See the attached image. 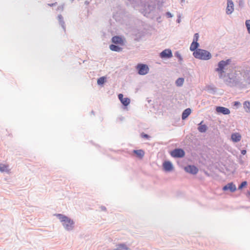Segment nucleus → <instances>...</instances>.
<instances>
[{"label": "nucleus", "instance_id": "nucleus-12", "mask_svg": "<svg viewBox=\"0 0 250 250\" xmlns=\"http://www.w3.org/2000/svg\"><path fill=\"white\" fill-rule=\"evenodd\" d=\"M112 42L115 44H118L121 45H123L124 43L123 39L119 36H114L112 37Z\"/></svg>", "mask_w": 250, "mask_h": 250}, {"label": "nucleus", "instance_id": "nucleus-36", "mask_svg": "<svg viewBox=\"0 0 250 250\" xmlns=\"http://www.w3.org/2000/svg\"><path fill=\"white\" fill-rule=\"evenodd\" d=\"M143 137H145V138H148V135H147V134H144L143 135Z\"/></svg>", "mask_w": 250, "mask_h": 250}, {"label": "nucleus", "instance_id": "nucleus-32", "mask_svg": "<svg viewBox=\"0 0 250 250\" xmlns=\"http://www.w3.org/2000/svg\"><path fill=\"white\" fill-rule=\"evenodd\" d=\"M177 17H178V18L176 20V22L178 23H179L181 22V15L180 14H179L177 16Z\"/></svg>", "mask_w": 250, "mask_h": 250}, {"label": "nucleus", "instance_id": "nucleus-35", "mask_svg": "<svg viewBox=\"0 0 250 250\" xmlns=\"http://www.w3.org/2000/svg\"><path fill=\"white\" fill-rule=\"evenodd\" d=\"M241 153L243 155H245L247 153V150L246 149H243L241 151Z\"/></svg>", "mask_w": 250, "mask_h": 250}, {"label": "nucleus", "instance_id": "nucleus-14", "mask_svg": "<svg viewBox=\"0 0 250 250\" xmlns=\"http://www.w3.org/2000/svg\"><path fill=\"white\" fill-rule=\"evenodd\" d=\"M171 55V51L170 49H165L160 53V57L162 58H170Z\"/></svg>", "mask_w": 250, "mask_h": 250}, {"label": "nucleus", "instance_id": "nucleus-16", "mask_svg": "<svg viewBox=\"0 0 250 250\" xmlns=\"http://www.w3.org/2000/svg\"><path fill=\"white\" fill-rule=\"evenodd\" d=\"M191 110L190 108H187L185 109L182 114V119L183 120H186L188 116L190 114Z\"/></svg>", "mask_w": 250, "mask_h": 250}, {"label": "nucleus", "instance_id": "nucleus-17", "mask_svg": "<svg viewBox=\"0 0 250 250\" xmlns=\"http://www.w3.org/2000/svg\"><path fill=\"white\" fill-rule=\"evenodd\" d=\"M231 138L233 142L236 143L240 141L241 136L238 133H233L231 135Z\"/></svg>", "mask_w": 250, "mask_h": 250}, {"label": "nucleus", "instance_id": "nucleus-25", "mask_svg": "<svg viewBox=\"0 0 250 250\" xmlns=\"http://www.w3.org/2000/svg\"><path fill=\"white\" fill-rule=\"evenodd\" d=\"M184 82V79L183 78H178L175 82V83L178 86H181L183 85Z\"/></svg>", "mask_w": 250, "mask_h": 250}, {"label": "nucleus", "instance_id": "nucleus-29", "mask_svg": "<svg viewBox=\"0 0 250 250\" xmlns=\"http://www.w3.org/2000/svg\"><path fill=\"white\" fill-rule=\"evenodd\" d=\"M248 32L250 34V20H247L245 22Z\"/></svg>", "mask_w": 250, "mask_h": 250}, {"label": "nucleus", "instance_id": "nucleus-21", "mask_svg": "<svg viewBox=\"0 0 250 250\" xmlns=\"http://www.w3.org/2000/svg\"><path fill=\"white\" fill-rule=\"evenodd\" d=\"M174 56L175 57H176L178 59V62L180 64H182L183 62V58L181 55V54L179 53V51H176L174 53Z\"/></svg>", "mask_w": 250, "mask_h": 250}, {"label": "nucleus", "instance_id": "nucleus-22", "mask_svg": "<svg viewBox=\"0 0 250 250\" xmlns=\"http://www.w3.org/2000/svg\"><path fill=\"white\" fill-rule=\"evenodd\" d=\"M244 108L245 109V111L247 113L250 112V102L249 101H245L244 104Z\"/></svg>", "mask_w": 250, "mask_h": 250}, {"label": "nucleus", "instance_id": "nucleus-20", "mask_svg": "<svg viewBox=\"0 0 250 250\" xmlns=\"http://www.w3.org/2000/svg\"><path fill=\"white\" fill-rule=\"evenodd\" d=\"M163 166L165 171H170L172 168V165L170 162H165Z\"/></svg>", "mask_w": 250, "mask_h": 250}, {"label": "nucleus", "instance_id": "nucleus-37", "mask_svg": "<svg viewBox=\"0 0 250 250\" xmlns=\"http://www.w3.org/2000/svg\"><path fill=\"white\" fill-rule=\"evenodd\" d=\"M247 195H248V196H250V191H248V192H247Z\"/></svg>", "mask_w": 250, "mask_h": 250}, {"label": "nucleus", "instance_id": "nucleus-26", "mask_svg": "<svg viewBox=\"0 0 250 250\" xmlns=\"http://www.w3.org/2000/svg\"><path fill=\"white\" fill-rule=\"evenodd\" d=\"M105 82V78L104 77H100L97 80V83L99 85L103 84Z\"/></svg>", "mask_w": 250, "mask_h": 250}, {"label": "nucleus", "instance_id": "nucleus-18", "mask_svg": "<svg viewBox=\"0 0 250 250\" xmlns=\"http://www.w3.org/2000/svg\"><path fill=\"white\" fill-rule=\"evenodd\" d=\"M243 77L247 84H250V70H247L245 71Z\"/></svg>", "mask_w": 250, "mask_h": 250}, {"label": "nucleus", "instance_id": "nucleus-2", "mask_svg": "<svg viewBox=\"0 0 250 250\" xmlns=\"http://www.w3.org/2000/svg\"><path fill=\"white\" fill-rule=\"evenodd\" d=\"M193 56L196 59L205 61L210 60L212 57L209 51L203 49H199L197 51L193 52Z\"/></svg>", "mask_w": 250, "mask_h": 250}, {"label": "nucleus", "instance_id": "nucleus-24", "mask_svg": "<svg viewBox=\"0 0 250 250\" xmlns=\"http://www.w3.org/2000/svg\"><path fill=\"white\" fill-rule=\"evenodd\" d=\"M0 171L1 172H9L8 166L0 164Z\"/></svg>", "mask_w": 250, "mask_h": 250}, {"label": "nucleus", "instance_id": "nucleus-6", "mask_svg": "<svg viewBox=\"0 0 250 250\" xmlns=\"http://www.w3.org/2000/svg\"><path fill=\"white\" fill-rule=\"evenodd\" d=\"M185 170L189 173L196 174L198 172V168L194 165H188L184 167Z\"/></svg>", "mask_w": 250, "mask_h": 250}, {"label": "nucleus", "instance_id": "nucleus-11", "mask_svg": "<svg viewBox=\"0 0 250 250\" xmlns=\"http://www.w3.org/2000/svg\"><path fill=\"white\" fill-rule=\"evenodd\" d=\"M118 98L122 104L125 106H127L130 102V100L128 98H124L122 94H119L118 95Z\"/></svg>", "mask_w": 250, "mask_h": 250}, {"label": "nucleus", "instance_id": "nucleus-39", "mask_svg": "<svg viewBox=\"0 0 250 250\" xmlns=\"http://www.w3.org/2000/svg\"><path fill=\"white\" fill-rule=\"evenodd\" d=\"M182 1H185V0H182Z\"/></svg>", "mask_w": 250, "mask_h": 250}, {"label": "nucleus", "instance_id": "nucleus-10", "mask_svg": "<svg viewBox=\"0 0 250 250\" xmlns=\"http://www.w3.org/2000/svg\"><path fill=\"white\" fill-rule=\"evenodd\" d=\"M216 111L218 113H222L223 115H228L230 113L229 108L223 106H217Z\"/></svg>", "mask_w": 250, "mask_h": 250}, {"label": "nucleus", "instance_id": "nucleus-28", "mask_svg": "<svg viewBox=\"0 0 250 250\" xmlns=\"http://www.w3.org/2000/svg\"><path fill=\"white\" fill-rule=\"evenodd\" d=\"M218 73V76L219 79H224V77H226L227 74H224L225 71H222L221 72L220 71H217Z\"/></svg>", "mask_w": 250, "mask_h": 250}, {"label": "nucleus", "instance_id": "nucleus-13", "mask_svg": "<svg viewBox=\"0 0 250 250\" xmlns=\"http://www.w3.org/2000/svg\"><path fill=\"white\" fill-rule=\"evenodd\" d=\"M203 121H202L198 125V130L201 133L206 132L208 129V126L205 124H203Z\"/></svg>", "mask_w": 250, "mask_h": 250}, {"label": "nucleus", "instance_id": "nucleus-19", "mask_svg": "<svg viewBox=\"0 0 250 250\" xmlns=\"http://www.w3.org/2000/svg\"><path fill=\"white\" fill-rule=\"evenodd\" d=\"M133 152L136 155V156L139 159H142L145 155V152L142 150H134Z\"/></svg>", "mask_w": 250, "mask_h": 250}, {"label": "nucleus", "instance_id": "nucleus-34", "mask_svg": "<svg viewBox=\"0 0 250 250\" xmlns=\"http://www.w3.org/2000/svg\"><path fill=\"white\" fill-rule=\"evenodd\" d=\"M57 4V2H54V3H49L48 4V6H56V5Z\"/></svg>", "mask_w": 250, "mask_h": 250}, {"label": "nucleus", "instance_id": "nucleus-33", "mask_svg": "<svg viewBox=\"0 0 250 250\" xmlns=\"http://www.w3.org/2000/svg\"><path fill=\"white\" fill-rule=\"evenodd\" d=\"M240 104H241L238 101H235L233 103V105L236 106H239V105H240Z\"/></svg>", "mask_w": 250, "mask_h": 250}, {"label": "nucleus", "instance_id": "nucleus-8", "mask_svg": "<svg viewBox=\"0 0 250 250\" xmlns=\"http://www.w3.org/2000/svg\"><path fill=\"white\" fill-rule=\"evenodd\" d=\"M222 189L224 191L229 190L231 192H233L236 190V187L232 182H230L224 186Z\"/></svg>", "mask_w": 250, "mask_h": 250}, {"label": "nucleus", "instance_id": "nucleus-4", "mask_svg": "<svg viewBox=\"0 0 250 250\" xmlns=\"http://www.w3.org/2000/svg\"><path fill=\"white\" fill-rule=\"evenodd\" d=\"M231 62L230 59H227L225 61L222 60L220 61L217 64L218 67L215 68V71H225L226 66L229 65Z\"/></svg>", "mask_w": 250, "mask_h": 250}, {"label": "nucleus", "instance_id": "nucleus-15", "mask_svg": "<svg viewBox=\"0 0 250 250\" xmlns=\"http://www.w3.org/2000/svg\"><path fill=\"white\" fill-rule=\"evenodd\" d=\"M200 44L198 42H192L189 47L190 50L193 52H196L198 50H199L200 48H198Z\"/></svg>", "mask_w": 250, "mask_h": 250}, {"label": "nucleus", "instance_id": "nucleus-38", "mask_svg": "<svg viewBox=\"0 0 250 250\" xmlns=\"http://www.w3.org/2000/svg\"><path fill=\"white\" fill-rule=\"evenodd\" d=\"M170 154L172 155V151L170 152Z\"/></svg>", "mask_w": 250, "mask_h": 250}, {"label": "nucleus", "instance_id": "nucleus-7", "mask_svg": "<svg viewBox=\"0 0 250 250\" xmlns=\"http://www.w3.org/2000/svg\"><path fill=\"white\" fill-rule=\"evenodd\" d=\"M185 155L184 150L182 148H175L173 149V157L183 158Z\"/></svg>", "mask_w": 250, "mask_h": 250}, {"label": "nucleus", "instance_id": "nucleus-3", "mask_svg": "<svg viewBox=\"0 0 250 250\" xmlns=\"http://www.w3.org/2000/svg\"><path fill=\"white\" fill-rule=\"evenodd\" d=\"M226 77H227V78L224 80V82L227 85L232 87L236 84L237 81L236 77H234L229 73H227Z\"/></svg>", "mask_w": 250, "mask_h": 250}, {"label": "nucleus", "instance_id": "nucleus-31", "mask_svg": "<svg viewBox=\"0 0 250 250\" xmlns=\"http://www.w3.org/2000/svg\"><path fill=\"white\" fill-rule=\"evenodd\" d=\"M238 4L239 7H243L244 6V1L243 0H238Z\"/></svg>", "mask_w": 250, "mask_h": 250}, {"label": "nucleus", "instance_id": "nucleus-27", "mask_svg": "<svg viewBox=\"0 0 250 250\" xmlns=\"http://www.w3.org/2000/svg\"><path fill=\"white\" fill-rule=\"evenodd\" d=\"M247 182L246 181L242 182L238 186L239 189H242L247 185Z\"/></svg>", "mask_w": 250, "mask_h": 250}, {"label": "nucleus", "instance_id": "nucleus-1", "mask_svg": "<svg viewBox=\"0 0 250 250\" xmlns=\"http://www.w3.org/2000/svg\"><path fill=\"white\" fill-rule=\"evenodd\" d=\"M55 215L59 218L66 229L68 230L72 229L74 227V222L73 220L61 214H56Z\"/></svg>", "mask_w": 250, "mask_h": 250}, {"label": "nucleus", "instance_id": "nucleus-30", "mask_svg": "<svg viewBox=\"0 0 250 250\" xmlns=\"http://www.w3.org/2000/svg\"><path fill=\"white\" fill-rule=\"evenodd\" d=\"M199 35L198 33H195L193 36V42H198L199 39Z\"/></svg>", "mask_w": 250, "mask_h": 250}, {"label": "nucleus", "instance_id": "nucleus-9", "mask_svg": "<svg viewBox=\"0 0 250 250\" xmlns=\"http://www.w3.org/2000/svg\"><path fill=\"white\" fill-rule=\"evenodd\" d=\"M234 4L232 0H227V7L226 8V13L228 15L230 14L234 10Z\"/></svg>", "mask_w": 250, "mask_h": 250}, {"label": "nucleus", "instance_id": "nucleus-5", "mask_svg": "<svg viewBox=\"0 0 250 250\" xmlns=\"http://www.w3.org/2000/svg\"><path fill=\"white\" fill-rule=\"evenodd\" d=\"M136 69L138 71V73L141 75L146 74L149 71V68L147 65L142 63L138 64L136 66Z\"/></svg>", "mask_w": 250, "mask_h": 250}, {"label": "nucleus", "instance_id": "nucleus-23", "mask_svg": "<svg viewBox=\"0 0 250 250\" xmlns=\"http://www.w3.org/2000/svg\"><path fill=\"white\" fill-rule=\"evenodd\" d=\"M109 48L111 50L116 52H120L122 50V48L114 44H111L109 46Z\"/></svg>", "mask_w": 250, "mask_h": 250}]
</instances>
